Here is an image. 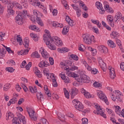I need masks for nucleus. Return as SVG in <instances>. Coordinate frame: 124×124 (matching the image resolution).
I'll use <instances>...</instances> for the list:
<instances>
[{
	"label": "nucleus",
	"mask_w": 124,
	"mask_h": 124,
	"mask_svg": "<svg viewBox=\"0 0 124 124\" xmlns=\"http://www.w3.org/2000/svg\"><path fill=\"white\" fill-rule=\"evenodd\" d=\"M107 20L111 26H114V24H113V21H114V19H113V16H108Z\"/></svg>",
	"instance_id": "obj_26"
},
{
	"label": "nucleus",
	"mask_w": 124,
	"mask_h": 124,
	"mask_svg": "<svg viewBox=\"0 0 124 124\" xmlns=\"http://www.w3.org/2000/svg\"><path fill=\"white\" fill-rule=\"evenodd\" d=\"M30 30L35 31H40L39 28L34 25H31L29 26Z\"/></svg>",
	"instance_id": "obj_17"
},
{
	"label": "nucleus",
	"mask_w": 124,
	"mask_h": 124,
	"mask_svg": "<svg viewBox=\"0 0 124 124\" xmlns=\"http://www.w3.org/2000/svg\"><path fill=\"white\" fill-rule=\"evenodd\" d=\"M63 80L64 83H66L67 84L70 83V79H69V78L68 77H66Z\"/></svg>",
	"instance_id": "obj_56"
},
{
	"label": "nucleus",
	"mask_w": 124,
	"mask_h": 124,
	"mask_svg": "<svg viewBox=\"0 0 124 124\" xmlns=\"http://www.w3.org/2000/svg\"><path fill=\"white\" fill-rule=\"evenodd\" d=\"M21 86L22 87V88H23L24 92H28V88L27 87V86H26L25 84H24V83H21Z\"/></svg>",
	"instance_id": "obj_50"
},
{
	"label": "nucleus",
	"mask_w": 124,
	"mask_h": 124,
	"mask_svg": "<svg viewBox=\"0 0 124 124\" xmlns=\"http://www.w3.org/2000/svg\"><path fill=\"white\" fill-rule=\"evenodd\" d=\"M67 32H68V27H64L62 30V33L63 35H65L66 33H67Z\"/></svg>",
	"instance_id": "obj_41"
},
{
	"label": "nucleus",
	"mask_w": 124,
	"mask_h": 124,
	"mask_svg": "<svg viewBox=\"0 0 124 124\" xmlns=\"http://www.w3.org/2000/svg\"><path fill=\"white\" fill-rule=\"evenodd\" d=\"M31 67V62H30L28 64L25 66V68L27 70H30V68Z\"/></svg>",
	"instance_id": "obj_55"
},
{
	"label": "nucleus",
	"mask_w": 124,
	"mask_h": 124,
	"mask_svg": "<svg viewBox=\"0 0 124 124\" xmlns=\"http://www.w3.org/2000/svg\"><path fill=\"white\" fill-rule=\"evenodd\" d=\"M52 86L54 87H58V83H57V79L56 78L52 79Z\"/></svg>",
	"instance_id": "obj_45"
},
{
	"label": "nucleus",
	"mask_w": 124,
	"mask_h": 124,
	"mask_svg": "<svg viewBox=\"0 0 124 124\" xmlns=\"http://www.w3.org/2000/svg\"><path fill=\"white\" fill-rule=\"evenodd\" d=\"M89 124V120L88 118H84L82 119V124Z\"/></svg>",
	"instance_id": "obj_44"
},
{
	"label": "nucleus",
	"mask_w": 124,
	"mask_h": 124,
	"mask_svg": "<svg viewBox=\"0 0 124 124\" xmlns=\"http://www.w3.org/2000/svg\"><path fill=\"white\" fill-rule=\"evenodd\" d=\"M122 13L121 12H118L116 14V16H115V19H116L115 21L117 22V20L119 21V20H121V18L122 19L123 17H122Z\"/></svg>",
	"instance_id": "obj_20"
},
{
	"label": "nucleus",
	"mask_w": 124,
	"mask_h": 124,
	"mask_svg": "<svg viewBox=\"0 0 124 124\" xmlns=\"http://www.w3.org/2000/svg\"><path fill=\"white\" fill-rule=\"evenodd\" d=\"M40 53L42 54V57L44 58H45V59L48 58L49 57V55H48V53L46 52L45 50H44V48L41 47L40 48L39 50Z\"/></svg>",
	"instance_id": "obj_11"
},
{
	"label": "nucleus",
	"mask_w": 124,
	"mask_h": 124,
	"mask_svg": "<svg viewBox=\"0 0 124 124\" xmlns=\"http://www.w3.org/2000/svg\"><path fill=\"white\" fill-rule=\"evenodd\" d=\"M115 113L117 114V115H119V116H121V107L119 106H117L115 107Z\"/></svg>",
	"instance_id": "obj_30"
},
{
	"label": "nucleus",
	"mask_w": 124,
	"mask_h": 124,
	"mask_svg": "<svg viewBox=\"0 0 124 124\" xmlns=\"http://www.w3.org/2000/svg\"><path fill=\"white\" fill-rule=\"evenodd\" d=\"M29 43H30V41H29V38H26L23 42V45L25 47V48H29Z\"/></svg>",
	"instance_id": "obj_24"
},
{
	"label": "nucleus",
	"mask_w": 124,
	"mask_h": 124,
	"mask_svg": "<svg viewBox=\"0 0 124 124\" xmlns=\"http://www.w3.org/2000/svg\"><path fill=\"white\" fill-rule=\"evenodd\" d=\"M95 5L98 9L99 10H101V12H100V14H104V12H105V10L103 9V7H102V4H101L99 2H96L95 3Z\"/></svg>",
	"instance_id": "obj_9"
},
{
	"label": "nucleus",
	"mask_w": 124,
	"mask_h": 124,
	"mask_svg": "<svg viewBox=\"0 0 124 124\" xmlns=\"http://www.w3.org/2000/svg\"><path fill=\"white\" fill-rule=\"evenodd\" d=\"M7 12L9 15H14V10H8Z\"/></svg>",
	"instance_id": "obj_61"
},
{
	"label": "nucleus",
	"mask_w": 124,
	"mask_h": 124,
	"mask_svg": "<svg viewBox=\"0 0 124 124\" xmlns=\"http://www.w3.org/2000/svg\"><path fill=\"white\" fill-rule=\"evenodd\" d=\"M93 113L94 114H96V115H100L102 117H104V119H106L107 118V116H106V114L104 113V112L102 111V109H100L99 110H94Z\"/></svg>",
	"instance_id": "obj_10"
},
{
	"label": "nucleus",
	"mask_w": 124,
	"mask_h": 124,
	"mask_svg": "<svg viewBox=\"0 0 124 124\" xmlns=\"http://www.w3.org/2000/svg\"><path fill=\"white\" fill-rule=\"evenodd\" d=\"M72 102L73 104H75V108L76 109L78 110V111H83V109H84V106L82 103H81V102L76 100V99H74Z\"/></svg>",
	"instance_id": "obj_5"
},
{
	"label": "nucleus",
	"mask_w": 124,
	"mask_h": 124,
	"mask_svg": "<svg viewBox=\"0 0 124 124\" xmlns=\"http://www.w3.org/2000/svg\"><path fill=\"white\" fill-rule=\"evenodd\" d=\"M91 73L92 74H96V73H97V69L94 68L92 69L91 70Z\"/></svg>",
	"instance_id": "obj_63"
},
{
	"label": "nucleus",
	"mask_w": 124,
	"mask_h": 124,
	"mask_svg": "<svg viewBox=\"0 0 124 124\" xmlns=\"http://www.w3.org/2000/svg\"><path fill=\"white\" fill-rule=\"evenodd\" d=\"M5 54H6V50L3 48L0 49V59H2Z\"/></svg>",
	"instance_id": "obj_18"
},
{
	"label": "nucleus",
	"mask_w": 124,
	"mask_h": 124,
	"mask_svg": "<svg viewBox=\"0 0 124 124\" xmlns=\"http://www.w3.org/2000/svg\"><path fill=\"white\" fill-rule=\"evenodd\" d=\"M70 57L72 60H74V61H78L79 60V58L77 55L75 54H71L70 55Z\"/></svg>",
	"instance_id": "obj_38"
},
{
	"label": "nucleus",
	"mask_w": 124,
	"mask_h": 124,
	"mask_svg": "<svg viewBox=\"0 0 124 124\" xmlns=\"http://www.w3.org/2000/svg\"><path fill=\"white\" fill-rule=\"evenodd\" d=\"M36 19L37 20V24L39 26H41V27H43V26H44V24L43 23V21H42V20L41 19V18H40V17L37 16L36 17Z\"/></svg>",
	"instance_id": "obj_19"
},
{
	"label": "nucleus",
	"mask_w": 124,
	"mask_h": 124,
	"mask_svg": "<svg viewBox=\"0 0 124 124\" xmlns=\"http://www.w3.org/2000/svg\"><path fill=\"white\" fill-rule=\"evenodd\" d=\"M37 98L39 100H41V101H42L44 98V96H43V94L40 92V93H37Z\"/></svg>",
	"instance_id": "obj_23"
},
{
	"label": "nucleus",
	"mask_w": 124,
	"mask_h": 124,
	"mask_svg": "<svg viewBox=\"0 0 124 124\" xmlns=\"http://www.w3.org/2000/svg\"><path fill=\"white\" fill-rule=\"evenodd\" d=\"M94 87H97L98 88H99L101 87V84L97 82H95L93 83Z\"/></svg>",
	"instance_id": "obj_59"
},
{
	"label": "nucleus",
	"mask_w": 124,
	"mask_h": 124,
	"mask_svg": "<svg viewBox=\"0 0 124 124\" xmlns=\"http://www.w3.org/2000/svg\"><path fill=\"white\" fill-rule=\"evenodd\" d=\"M31 58H36L37 59H39L40 58V55L38 54V52L35 51L32 53L31 54Z\"/></svg>",
	"instance_id": "obj_22"
},
{
	"label": "nucleus",
	"mask_w": 124,
	"mask_h": 124,
	"mask_svg": "<svg viewBox=\"0 0 124 124\" xmlns=\"http://www.w3.org/2000/svg\"><path fill=\"white\" fill-rule=\"evenodd\" d=\"M49 65V63L46 61H42L39 64V67H47Z\"/></svg>",
	"instance_id": "obj_16"
},
{
	"label": "nucleus",
	"mask_w": 124,
	"mask_h": 124,
	"mask_svg": "<svg viewBox=\"0 0 124 124\" xmlns=\"http://www.w3.org/2000/svg\"><path fill=\"white\" fill-rule=\"evenodd\" d=\"M76 11H77V15L78 17H80V16H81L82 11H81V10H80V9L77 10Z\"/></svg>",
	"instance_id": "obj_53"
},
{
	"label": "nucleus",
	"mask_w": 124,
	"mask_h": 124,
	"mask_svg": "<svg viewBox=\"0 0 124 124\" xmlns=\"http://www.w3.org/2000/svg\"><path fill=\"white\" fill-rule=\"evenodd\" d=\"M81 92L82 93L84 94L85 97H86L87 98H91V97H92V95H91V93L87 92L86 90L84 89V88L81 89Z\"/></svg>",
	"instance_id": "obj_13"
},
{
	"label": "nucleus",
	"mask_w": 124,
	"mask_h": 124,
	"mask_svg": "<svg viewBox=\"0 0 124 124\" xmlns=\"http://www.w3.org/2000/svg\"><path fill=\"white\" fill-rule=\"evenodd\" d=\"M14 117V115L12 114V113L11 112H9L8 113L6 114V120H8L12 118H13Z\"/></svg>",
	"instance_id": "obj_31"
},
{
	"label": "nucleus",
	"mask_w": 124,
	"mask_h": 124,
	"mask_svg": "<svg viewBox=\"0 0 124 124\" xmlns=\"http://www.w3.org/2000/svg\"><path fill=\"white\" fill-rule=\"evenodd\" d=\"M97 95L101 99V100L104 101L107 104V105L109 104V102H108V100L107 99V97L105 96V94L104 93H103V92L100 90L97 91Z\"/></svg>",
	"instance_id": "obj_4"
},
{
	"label": "nucleus",
	"mask_w": 124,
	"mask_h": 124,
	"mask_svg": "<svg viewBox=\"0 0 124 124\" xmlns=\"http://www.w3.org/2000/svg\"><path fill=\"white\" fill-rule=\"evenodd\" d=\"M23 15H21V13H19L16 17V22H18V21H20L22 22L23 20V17H22Z\"/></svg>",
	"instance_id": "obj_28"
},
{
	"label": "nucleus",
	"mask_w": 124,
	"mask_h": 124,
	"mask_svg": "<svg viewBox=\"0 0 124 124\" xmlns=\"http://www.w3.org/2000/svg\"><path fill=\"white\" fill-rule=\"evenodd\" d=\"M4 47L5 48L6 51L9 53V54H13V51L11 50V48L10 47H8L7 46L3 45Z\"/></svg>",
	"instance_id": "obj_43"
},
{
	"label": "nucleus",
	"mask_w": 124,
	"mask_h": 124,
	"mask_svg": "<svg viewBox=\"0 0 124 124\" xmlns=\"http://www.w3.org/2000/svg\"><path fill=\"white\" fill-rule=\"evenodd\" d=\"M67 72L66 73V75L69 76V77H73V72H70L69 71H67Z\"/></svg>",
	"instance_id": "obj_54"
},
{
	"label": "nucleus",
	"mask_w": 124,
	"mask_h": 124,
	"mask_svg": "<svg viewBox=\"0 0 124 124\" xmlns=\"http://www.w3.org/2000/svg\"><path fill=\"white\" fill-rule=\"evenodd\" d=\"M30 36L31 37V38H34V41H37L38 40V37H37V35L35 34L31 33L30 34Z\"/></svg>",
	"instance_id": "obj_34"
},
{
	"label": "nucleus",
	"mask_w": 124,
	"mask_h": 124,
	"mask_svg": "<svg viewBox=\"0 0 124 124\" xmlns=\"http://www.w3.org/2000/svg\"><path fill=\"white\" fill-rule=\"evenodd\" d=\"M61 64L65 66L64 70H66V71H69V70L74 71V70L78 69V67L75 66L74 63L70 61H68L66 63L61 62Z\"/></svg>",
	"instance_id": "obj_2"
},
{
	"label": "nucleus",
	"mask_w": 124,
	"mask_h": 124,
	"mask_svg": "<svg viewBox=\"0 0 124 124\" xmlns=\"http://www.w3.org/2000/svg\"><path fill=\"white\" fill-rule=\"evenodd\" d=\"M99 64H100L102 70L105 72V71H106V69H107L106 64L104 62H102L99 63Z\"/></svg>",
	"instance_id": "obj_27"
},
{
	"label": "nucleus",
	"mask_w": 124,
	"mask_h": 124,
	"mask_svg": "<svg viewBox=\"0 0 124 124\" xmlns=\"http://www.w3.org/2000/svg\"><path fill=\"white\" fill-rule=\"evenodd\" d=\"M107 111L109 115H110V116H112V117H115V114H114V113H113V110H112V109H109L107 108Z\"/></svg>",
	"instance_id": "obj_46"
},
{
	"label": "nucleus",
	"mask_w": 124,
	"mask_h": 124,
	"mask_svg": "<svg viewBox=\"0 0 124 124\" xmlns=\"http://www.w3.org/2000/svg\"><path fill=\"white\" fill-rule=\"evenodd\" d=\"M49 61L50 64L51 65H53L54 64V59L53 58V57H49Z\"/></svg>",
	"instance_id": "obj_57"
},
{
	"label": "nucleus",
	"mask_w": 124,
	"mask_h": 124,
	"mask_svg": "<svg viewBox=\"0 0 124 124\" xmlns=\"http://www.w3.org/2000/svg\"><path fill=\"white\" fill-rule=\"evenodd\" d=\"M77 94H78V89L75 87L73 88L71 90V98H74L75 95Z\"/></svg>",
	"instance_id": "obj_12"
},
{
	"label": "nucleus",
	"mask_w": 124,
	"mask_h": 124,
	"mask_svg": "<svg viewBox=\"0 0 124 124\" xmlns=\"http://www.w3.org/2000/svg\"><path fill=\"white\" fill-rule=\"evenodd\" d=\"M45 91H46V93L48 96V97H51V93L48 91V87L47 86H45Z\"/></svg>",
	"instance_id": "obj_36"
},
{
	"label": "nucleus",
	"mask_w": 124,
	"mask_h": 124,
	"mask_svg": "<svg viewBox=\"0 0 124 124\" xmlns=\"http://www.w3.org/2000/svg\"><path fill=\"white\" fill-rule=\"evenodd\" d=\"M63 92L66 98L68 99V98H69V93H68V91H67L66 88H63Z\"/></svg>",
	"instance_id": "obj_37"
},
{
	"label": "nucleus",
	"mask_w": 124,
	"mask_h": 124,
	"mask_svg": "<svg viewBox=\"0 0 124 124\" xmlns=\"http://www.w3.org/2000/svg\"><path fill=\"white\" fill-rule=\"evenodd\" d=\"M82 37L83 39V42H84L85 44H87L88 45H91V44H92L93 40H92V37L90 36V34H84L83 35Z\"/></svg>",
	"instance_id": "obj_6"
},
{
	"label": "nucleus",
	"mask_w": 124,
	"mask_h": 124,
	"mask_svg": "<svg viewBox=\"0 0 124 124\" xmlns=\"http://www.w3.org/2000/svg\"><path fill=\"white\" fill-rule=\"evenodd\" d=\"M108 44L109 47H111V48H115V47H116V44H115L114 42L111 40H109L108 41Z\"/></svg>",
	"instance_id": "obj_25"
},
{
	"label": "nucleus",
	"mask_w": 124,
	"mask_h": 124,
	"mask_svg": "<svg viewBox=\"0 0 124 124\" xmlns=\"http://www.w3.org/2000/svg\"><path fill=\"white\" fill-rule=\"evenodd\" d=\"M35 74H36L39 78H41V77H42V74L40 73V71L38 70L37 68H35Z\"/></svg>",
	"instance_id": "obj_32"
},
{
	"label": "nucleus",
	"mask_w": 124,
	"mask_h": 124,
	"mask_svg": "<svg viewBox=\"0 0 124 124\" xmlns=\"http://www.w3.org/2000/svg\"><path fill=\"white\" fill-rule=\"evenodd\" d=\"M14 5H16V7L19 8V9H22L23 8L22 7V5H21V4H20L19 3H15Z\"/></svg>",
	"instance_id": "obj_52"
},
{
	"label": "nucleus",
	"mask_w": 124,
	"mask_h": 124,
	"mask_svg": "<svg viewBox=\"0 0 124 124\" xmlns=\"http://www.w3.org/2000/svg\"><path fill=\"white\" fill-rule=\"evenodd\" d=\"M17 101V98L14 97L9 101V102H10L12 104H15V103H16Z\"/></svg>",
	"instance_id": "obj_42"
},
{
	"label": "nucleus",
	"mask_w": 124,
	"mask_h": 124,
	"mask_svg": "<svg viewBox=\"0 0 124 124\" xmlns=\"http://www.w3.org/2000/svg\"><path fill=\"white\" fill-rule=\"evenodd\" d=\"M120 68L123 70V71H124V62H122L120 64Z\"/></svg>",
	"instance_id": "obj_64"
},
{
	"label": "nucleus",
	"mask_w": 124,
	"mask_h": 124,
	"mask_svg": "<svg viewBox=\"0 0 124 124\" xmlns=\"http://www.w3.org/2000/svg\"><path fill=\"white\" fill-rule=\"evenodd\" d=\"M104 8L105 9V11L108 12V13H114V10L110 7H109L108 5L105 4L104 5Z\"/></svg>",
	"instance_id": "obj_14"
},
{
	"label": "nucleus",
	"mask_w": 124,
	"mask_h": 124,
	"mask_svg": "<svg viewBox=\"0 0 124 124\" xmlns=\"http://www.w3.org/2000/svg\"><path fill=\"white\" fill-rule=\"evenodd\" d=\"M4 11V7L0 4V14H2Z\"/></svg>",
	"instance_id": "obj_60"
},
{
	"label": "nucleus",
	"mask_w": 124,
	"mask_h": 124,
	"mask_svg": "<svg viewBox=\"0 0 124 124\" xmlns=\"http://www.w3.org/2000/svg\"><path fill=\"white\" fill-rule=\"evenodd\" d=\"M109 76L111 79H115V78L116 77V74L115 73V71L113 68L109 69Z\"/></svg>",
	"instance_id": "obj_15"
},
{
	"label": "nucleus",
	"mask_w": 124,
	"mask_h": 124,
	"mask_svg": "<svg viewBox=\"0 0 124 124\" xmlns=\"http://www.w3.org/2000/svg\"><path fill=\"white\" fill-rule=\"evenodd\" d=\"M14 3H9L7 7H8V10H13V6H14Z\"/></svg>",
	"instance_id": "obj_49"
},
{
	"label": "nucleus",
	"mask_w": 124,
	"mask_h": 124,
	"mask_svg": "<svg viewBox=\"0 0 124 124\" xmlns=\"http://www.w3.org/2000/svg\"><path fill=\"white\" fill-rule=\"evenodd\" d=\"M27 112L31 120H33V121L37 120V117H36L35 111H34L32 108H30L29 109H27Z\"/></svg>",
	"instance_id": "obj_7"
},
{
	"label": "nucleus",
	"mask_w": 124,
	"mask_h": 124,
	"mask_svg": "<svg viewBox=\"0 0 124 124\" xmlns=\"http://www.w3.org/2000/svg\"><path fill=\"white\" fill-rule=\"evenodd\" d=\"M118 34L119 33H118V32L116 31H113L112 32V33L110 34V35L112 38H115V39H117Z\"/></svg>",
	"instance_id": "obj_29"
},
{
	"label": "nucleus",
	"mask_w": 124,
	"mask_h": 124,
	"mask_svg": "<svg viewBox=\"0 0 124 124\" xmlns=\"http://www.w3.org/2000/svg\"><path fill=\"white\" fill-rule=\"evenodd\" d=\"M30 4L33 6H37V5L39 6V2H38V0H31L30 1Z\"/></svg>",
	"instance_id": "obj_21"
},
{
	"label": "nucleus",
	"mask_w": 124,
	"mask_h": 124,
	"mask_svg": "<svg viewBox=\"0 0 124 124\" xmlns=\"http://www.w3.org/2000/svg\"><path fill=\"white\" fill-rule=\"evenodd\" d=\"M78 50L81 52H84V50L85 49V46L82 44H80L78 46Z\"/></svg>",
	"instance_id": "obj_40"
},
{
	"label": "nucleus",
	"mask_w": 124,
	"mask_h": 124,
	"mask_svg": "<svg viewBox=\"0 0 124 124\" xmlns=\"http://www.w3.org/2000/svg\"><path fill=\"white\" fill-rule=\"evenodd\" d=\"M10 84H6L3 86V90L5 91V92H7L9 89H10Z\"/></svg>",
	"instance_id": "obj_35"
},
{
	"label": "nucleus",
	"mask_w": 124,
	"mask_h": 124,
	"mask_svg": "<svg viewBox=\"0 0 124 124\" xmlns=\"http://www.w3.org/2000/svg\"><path fill=\"white\" fill-rule=\"evenodd\" d=\"M6 71H8V72H10L11 73H12V72L14 71L15 69H13V68H12V67H9L6 68Z\"/></svg>",
	"instance_id": "obj_47"
},
{
	"label": "nucleus",
	"mask_w": 124,
	"mask_h": 124,
	"mask_svg": "<svg viewBox=\"0 0 124 124\" xmlns=\"http://www.w3.org/2000/svg\"><path fill=\"white\" fill-rule=\"evenodd\" d=\"M97 48L101 53H104V54L108 53V49L104 46H99Z\"/></svg>",
	"instance_id": "obj_8"
},
{
	"label": "nucleus",
	"mask_w": 124,
	"mask_h": 124,
	"mask_svg": "<svg viewBox=\"0 0 124 124\" xmlns=\"http://www.w3.org/2000/svg\"><path fill=\"white\" fill-rule=\"evenodd\" d=\"M44 72V74L45 76H47L48 74L49 73V70H48V69H45L43 71Z\"/></svg>",
	"instance_id": "obj_62"
},
{
	"label": "nucleus",
	"mask_w": 124,
	"mask_h": 124,
	"mask_svg": "<svg viewBox=\"0 0 124 124\" xmlns=\"http://www.w3.org/2000/svg\"><path fill=\"white\" fill-rule=\"evenodd\" d=\"M116 43L118 45L119 48H120L121 50H122V42H121V40L116 39Z\"/></svg>",
	"instance_id": "obj_48"
},
{
	"label": "nucleus",
	"mask_w": 124,
	"mask_h": 124,
	"mask_svg": "<svg viewBox=\"0 0 124 124\" xmlns=\"http://www.w3.org/2000/svg\"><path fill=\"white\" fill-rule=\"evenodd\" d=\"M5 36V33H3L2 32L0 33V41H3V40H4V39H3V37H4Z\"/></svg>",
	"instance_id": "obj_51"
},
{
	"label": "nucleus",
	"mask_w": 124,
	"mask_h": 124,
	"mask_svg": "<svg viewBox=\"0 0 124 124\" xmlns=\"http://www.w3.org/2000/svg\"><path fill=\"white\" fill-rule=\"evenodd\" d=\"M33 14L36 16V17H39V15H41V13L35 10H33Z\"/></svg>",
	"instance_id": "obj_39"
},
{
	"label": "nucleus",
	"mask_w": 124,
	"mask_h": 124,
	"mask_svg": "<svg viewBox=\"0 0 124 124\" xmlns=\"http://www.w3.org/2000/svg\"><path fill=\"white\" fill-rule=\"evenodd\" d=\"M51 34L48 33L46 34V36L47 37V39L46 42V45L50 50H56L57 47L54 44H56L57 46H62V41L61 40V39L57 36H54L53 37H51Z\"/></svg>",
	"instance_id": "obj_1"
},
{
	"label": "nucleus",
	"mask_w": 124,
	"mask_h": 124,
	"mask_svg": "<svg viewBox=\"0 0 124 124\" xmlns=\"http://www.w3.org/2000/svg\"><path fill=\"white\" fill-rule=\"evenodd\" d=\"M59 76L61 77V79H62V80H64L66 78V77H65V74H63V73L60 74Z\"/></svg>",
	"instance_id": "obj_58"
},
{
	"label": "nucleus",
	"mask_w": 124,
	"mask_h": 124,
	"mask_svg": "<svg viewBox=\"0 0 124 124\" xmlns=\"http://www.w3.org/2000/svg\"><path fill=\"white\" fill-rule=\"evenodd\" d=\"M16 40L18 42V43H19V45H22V44H23V41L22 40V38L20 37V35H17L16 36Z\"/></svg>",
	"instance_id": "obj_33"
},
{
	"label": "nucleus",
	"mask_w": 124,
	"mask_h": 124,
	"mask_svg": "<svg viewBox=\"0 0 124 124\" xmlns=\"http://www.w3.org/2000/svg\"><path fill=\"white\" fill-rule=\"evenodd\" d=\"M90 81H91L90 78L84 74L80 75L79 78H77V82L79 83V84H81V83H90Z\"/></svg>",
	"instance_id": "obj_3"
}]
</instances>
